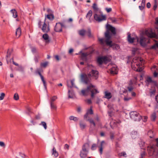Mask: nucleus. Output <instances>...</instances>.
<instances>
[{
  "label": "nucleus",
  "instance_id": "nucleus-44",
  "mask_svg": "<svg viewBox=\"0 0 158 158\" xmlns=\"http://www.w3.org/2000/svg\"><path fill=\"white\" fill-rule=\"evenodd\" d=\"M97 145L96 144L94 143L92 145L91 149L92 150H94L96 149Z\"/></svg>",
  "mask_w": 158,
  "mask_h": 158
},
{
  "label": "nucleus",
  "instance_id": "nucleus-40",
  "mask_svg": "<svg viewBox=\"0 0 158 158\" xmlns=\"http://www.w3.org/2000/svg\"><path fill=\"white\" fill-rule=\"evenodd\" d=\"M23 68L21 65H19L16 69L17 70L20 72H23Z\"/></svg>",
  "mask_w": 158,
  "mask_h": 158
},
{
  "label": "nucleus",
  "instance_id": "nucleus-32",
  "mask_svg": "<svg viewBox=\"0 0 158 158\" xmlns=\"http://www.w3.org/2000/svg\"><path fill=\"white\" fill-rule=\"evenodd\" d=\"M81 129H84L86 125L85 124L83 123L81 121L79 123Z\"/></svg>",
  "mask_w": 158,
  "mask_h": 158
},
{
  "label": "nucleus",
  "instance_id": "nucleus-24",
  "mask_svg": "<svg viewBox=\"0 0 158 158\" xmlns=\"http://www.w3.org/2000/svg\"><path fill=\"white\" fill-rule=\"evenodd\" d=\"M16 36H18V37H19L21 34V29L20 27L17 28L16 31Z\"/></svg>",
  "mask_w": 158,
  "mask_h": 158
},
{
  "label": "nucleus",
  "instance_id": "nucleus-51",
  "mask_svg": "<svg viewBox=\"0 0 158 158\" xmlns=\"http://www.w3.org/2000/svg\"><path fill=\"white\" fill-rule=\"evenodd\" d=\"M131 98L130 97H127L125 96L123 99L125 101H128L131 99Z\"/></svg>",
  "mask_w": 158,
  "mask_h": 158
},
{
  "label": "nucleus",
  "instance_id": "nucleus-31",
  "mask_svg": "<svg viewBox=\"0 0 158 158\" xmlns=\"http://www.w3.org/2000/svg\"><path fill=\"white\" fill-rule=\"evenodd\" d=\"M92 15V11L91 10H89L88 12L87 15L86 17L88 18L89 20L90 19V18Z\"/></svg>",
  "mask_w": 158,
  "mask_h": 158
},
{
  "label": "nucleus",
  "instance_id": "nucleus-17",
  "mask_svg": "<svg viewBox=\"0 0 158 158\" xmlns=\"http://www.w3.org/2000/svg\"><path fill=\"white\" fill-rule=\"evenodd\" d=\"M128 91H127V89H125V90L123 91V93L126 94L127 93V94H131V95L132 96L135 97L136 95V94L134 92H131V90L132 89H128Z\"/></svg>",
  "mask_w": 158,
  "mask_h": 158
},
{
  "label": "nucleus",
  "instance_id": "nucleus-12",
  "mask_svg": "<svg viewBox=\"0 0 158 158\" xmlns=\"http://www.w3.org/2000/svg\"><path fill=\"white\" fill-rule=\"evenodd\" d=\"M75 80L73 79L70 81H67V86L69 88H77V86L74 84Z\"/></svg>",
  "mask_w": 158,
  "mask_h": 158
},
{
  "label": "nucleus",
  "instance_id": "nucleus-7",
  "mask_svg": "<svg viewBox=\"0 0 158 158\" xmlns=\"http://www.w3.org/2000/svg\"><path fill=\"white\" fill-rule=\"evenodd\" d=\"M131 118L135 121H139L142 118V116L135 111H131L130 113Z\"/></svg>",
  "mask_w": 158,
  "mask_h": 158
},
{
  "label": "nucleus",
  "instance_id": "nucleus-56",
  "mask_svg": "<svg viewBox=\"0 0 158 158\" xmlns=\"http://www.w3.org/2000/svg\"><path fill=\"white\" fill-rule=\"evenodd\" d=\"M143 118H142L141 119H143V122H145L147 121V118H148V117L146 116H144L143 117Z\"/></svg>",
  "mask_w": 158,
  "mask_h": 158
},
{
  "label": "nucleus",
  "instance_id": "nucleus-49",
  "mask_svg": "<svg viewBox=\"0 0 158 158\" xmlns=\"http://www.w3.org/2000/svg\"><path fill=\"white\" fill-rule=\"evenodd\" d=\"M157 0H154V5L153 6V10H155L157 7Z\"/></svg>",
  "mask_w": 158,
  "mask_h": 158
},
{
  "label": "nucleus",
  "instance_id": "nucleus-63",
  "mask_svg": "<svg viewBox=\"0 0 158 158\" xmlns=\"http://www.w3.org/2000/svg\"><path fill=\"white\" fill-rule=\"evenodd\" d=\"M106 11H107V12H110L111 10H112V9L110 8H106Z\"/></svg>",
  "mask_w": 158,
  "mask_h": 158
},
{
  "label": "nucleus",
  "instance_id": "nucleus-19",
  "mask_svg": "<svg viewBox=\"0 0 158 158\" xmlns=\"http://www.w3.org/2000/svg\"><path fill=\"white\" fill-rule=\"evenodd\" d=\"M139 144L141 149H145V148L144 147V146L145 145V143L142 140V139H140Z\"/></svg>",
  "mask_w": 158,
  "mask_h": 158
},
{
  "label": "nucleus",
  "instance_id": "nucleus-39",
  "mask_svg": "<svg viewBox=\"0 0 158 158\" xmlns=\"http://www.w3.org/2000/svg\"><path fill=\"white\" fill-rule=\"evenodd\" d=\"M40 125H42L43 127H44V128L46 129L47 128V124L44 121H42L41 122V123L40 124Z\"/></svg>",
  "mask_w": 158,
  "mask_h": 158
},
{
  "label": "nucleus",
  "instance_id": "nucleus-27",
  "mask_svg": "<svg viewBox=\"0 0 158 158\" xmlns=\"http://www.w3.org/2000/svg\"><path fill=\"white\" fill-rule=\"evenodd\" d=\"M46 18L51 20H52L53 19L54 16L53 14H48L46 16L45 20L46 19Z\"/></svg>",
  "mask_w": 158,
  "mask_h": 158
},
{
  "label": "nucleus",
  "instance_id": "nucleus-42",
  "mask_svg": "<svg viewBox=\"0 0 158 158\" xmlns=\"http://www.w3.org/2000/svg\"><path fill=\"white\" fill-rule=\"evenodd\" d=\"M40 78H41L42 81V82L44 84V86L45 88L46 89L47 88V87L46 86V82L44 79V78L43 76H41L40 77Z\"/></svg>",
  "mask_w": 158,
  "mask_h": 158
},
{
  "label": "nucleus",
  "instance_id": "nucleus-48",
  "mask_svg": "<svg viewBox=\"0 0 158 158\" xmlns=\"http://www.w3.org/2000/svg\"><path fill=\"white\" fill-rule=\"evenodd\" d=\"M14 98L15 100H17L19 99V97L18 94L17 93H15V94Z\"/></svg>",
  "mask_w": 158,
  "mask_h": 158
},
{
  "label": "nucleus",
  "instance_id": "nucleus-60",
  "mask_svg": "<svg viewBox=\"0 0 158 158\" xmlns=\"http://www.w3.org/2000/svg\"><path fill=\"white\" fill-rule=\"evenodd\" d=\"M47 11L48 13L49 14H52V11L50 9H48L47 10Z\"/></svg>",
  "mask_w": 158,
  "mask_h": 158
},
{
  "label": "nucleus",
  "instance_id": "nucleus-43",
  "mask_svg": "<svg viewBox=\"0 0 158 158\" xmlns=\"http://www.w3.org/2000/svg\"><path fill=\"white\" fill-rule=\"evenodd\" d=\"M57 98V97L56 96H53L51 98V101L50 102H53L56 100Z\"/></svg>",
  "mask_w": 158,
  "mask_h": 158
},
{
  "label": "nucleus",
  "instance_id": "nucleus-64",
  "mask_svg": "<svg viewBox=\"0 0 158 158\" xmlns=\"http://www.w3.org/2000/svg\"><path fill=\"white\" fill-rule=\"evenodd\" d=\"M158 75V73L156 71L154 72L153 73V76L154 77H156Z\"/></svg>",
  "mask_w": 158,
  "mask_h": 158
},
{
  "label": "nucleus",
  "instance_id": "nucleus-47",
  "mask_svg": "<svg viewBox=\"0 0 158 158\" xmlns=\"http://www.w3.org/2000/svg\"><path fill=\"white\" fill-rule=\"evenodd\" d=\"M109 19L113 23H114L116 21V19L115 18L110 17Z\"/></svg>",
  "mask_w": 158,
  "mask_h": 158
},
{
  "label": "nucleus",
  "instance_id": "nucleus-53",
  "mask_svg": "<svg viewBox=\"0 0 158 158\" xmlns=\"http://www.w3.org/2000/svg\"><path fill=\"white\" fill-rule=\"evenodd\" d=\"M110 138L111 139H114V133L112 132H110Z\"/></svg>",
  "mask_w": 158,
  "mask_h": 158
},
{
  "label": "nucleus",
  "instance_id": "nucleus-5",
  "mask_svg": "<svg viewBox=\"0 0 158 158\" xmlns=\"http://www.w3.org/2000/svg\"><path fill=\"white\" fill-rule=\"evenodd\" d=\"M99 93V91L98 89H82L80 94L84 96L90 94L91 98H93L95 94Z\"/></svg>",
  "mask_w": 158,
  "mask_h": 158
},
{
  "label": "nucleus",
  "instance_id": "nucleus-50",
  "mask_svg": "<svg viewBox=\"0 0 158 158\" xmlns=\"http://www.w3.org/2000/svg\"><path fill=\"white\" fill-rule=\"evenodd\" d=\"M87 113H88V114H93V110L91 108L90 109L88 110H87Z\"/></svg>",
  "mask_w": 158,
  "mask_h": 158
},
{
  "label": "nucleus",
  "instance_id": "nucleus-23",
  "mask_svg": "<svg viewBox=\"0 0 158 158\" xmlns=\"http://www.w3.org/2000/svg\"><path fill=\"white\" fill-rule=\"evenodd\" d=\"M10 12L13 14V17L14 18H16L17 17V12L15 9H12Z\"/></svg>",
  "mask_w": 158,
  "mask_h": 158
},
{
  "label": "nucleus",
  "instance_id": "nucleus-20",
  "mask_svg": "<svg viewBox=\"0 0 158 158\" xmlns=\"http://www.w3.org/2000/svg\"><path fill=\"white\" fill-rule=\"evenodd\" d=\"M43 38L46 40V43H48L50 41V40L49 38V36L47 34H45L43 35Z\"/></svg>",
  "mask_w": 158,
  "mask_h": 158
},
{
  "label": "nucleus",
  "instance_id": "nucleus-45",
  "mask_svg": "<svg viewBox=\"0 0 158 158\" xmlns=\"http://www.w3.org/2000/svg\"><path fill=\"white\" fill-rule=\"evenodd\" d=\"M48 64L47 62L42 63L41 64V66L44 67H46Z\"/></svg>",
  "mask_w": 158,
  "mask_h": 158
},
{
  "label": "nucleus",
  "instance_id": "nucleus-28",
  "mask_svg": "<svg viewBox=\"0 0 158 158\" xmlns=\"http://www.w3.org/2000/svg\"><path fill=\"white\" fill-rule=\"evenodd\" d=\"M137 135L138 132L136 131H133L131 132V137L135 139Z\"/></svg>",
  "mask_w": 158,
  "mask_h": 158
},
{
  "label": "nucleus",
  "instance_id": "nucleus-15",
  "mask_svg": "<svg viewBox=\"0 0 158 158\" xmlns=\"http://www.w3.org/2000/svg\"><path fill=\"white\" fill-rule=\"evenodd\" d=\"M104 98H106L107 99H109L111 98L112 96L111 93L109 92L108 91H105L104 92Z\"/></svg>",
  "mask_w": 158,
  "mask_h": 158
},
{
  "label": "nucleus",
  "instance_id": "nucleus-29",
  "mask_svg": "<svg viewBox=\"0 0 158 158\" xmlns=\"http://www.w3.org/2000/svg\"><path fill=\"white\" fill-rule=\"evenodd\" d=\"M81 58L83 60H86L87 54L85 53H82L81 54Z\"/></svg>",
  "mask_w": 158,
  "mask_h": 158
},
{
  "label": "nucleus",
  "instance_id": "nucleus-4",
  "mask_svg": "<svg viewBox=\"0 0 158 158\" xmlns=\"http://www.w3.org/2000/svg\"><path fill=\"white\" fill-rule=\"evenodd\" d=\"M143 59L139 57H135L132 60L131 63V67H133V63H134V66L132 68L135 70L137 72H141L143 70V69L140 67V64L141 65Z\"/></svg>",
  "mask_w": 158,
  "mask_h": 158
},
{
  "label": "nucleus",
  "instance_id": "nucleus-35",
  "mask_svg": "<svg viewBox=\"0 0 158 158\" xmlns=\"http://www.w3.org/2000/svg\"><path fill=\"white\" fill-rule=\"evenodd\" d=\"M156 118V114L155 113H152L151 116V120L152 121H155Z\"/></svg>",
  "mask_w": 158,
  "mask_h": 158
},
{
  "label": "nucleus",
  "instance_id": "nucleus-11",
  "mask_svg": "<svg viewBox=\"0 0 158 158\" xmlns=\"http://www.w3.org/2000/svg\"><path fill=\"white\" fill-rule=\"evenodd\" d=\"M146 82L147 83H148V84L150 83L152 84L156 87H157V84L156 82L152 80L151 77H148L146 78Z\"/></svg>",
  "mask_w": 158,
  "mask_h": 158
},
{
  "label": "nucleus",
  "instance_id": "nucleus-16",
  "mask_svg": "<svg viewBox=\"0 0 158 158\" xmlns=\"http://www.w3.org/2000/svg\"><path fill=\"white\" fill-rule=\"evenodd\" d=\"M47 24L44 22L42 28V30L43 32L47 33L49 31V26H48L47 28Z\"/></svg>",
  "mask_w": 158,
  "mask_h": 158
},
{
  "label": "nucleus",
  "instance_id": "nucleus-37",
  "mask_svg": "<svg viewBox=\"0 0 158 158\" xmlns=\"http://www.w3.org/2000/svg\"><path fill=\"white\" fill-rule=\"evenodd\" d=\"M40 58V56L39 55H35V56L34 57V59L36 63L38 62V59Z\"/></svg>",
  "mask_w": 158,
  "mask_h": 158
},
{
  "label": "nucleus",
  "instance_id": "nucleus-54",
  "mask_svg": "<svg viewBox=\"0 0 158 158\" xmlns=\"http://www.w3.org/2000/svg\"><path fill=\"white\" fill-rule=\"evenodd\" d=\"M145 156V152H143L140 154V158H143Z\"/></svg>",
  "mask_w": 158,
  "mask_h": 158
},
{
  "label": "nucleus",
  "instance_id": "nucleus-57",
  "mask_svg": "<svg viewBox=\"0 0 158 158\" xmlns=\"http://www.w3.org/2000/svg\"><path fill=\"white\" fill-rule=\"evenodd\" d=\"M35 118L36 119H40V114H38L35 115Z\"/></svg>",
  "mask_w": 158,
  "mask_h": 158
},
{
  "label": "nucleus",
  "instance_id": "nucleus-30",
  "mask_svg": "<svg viewBox=\"0 0 158 158\" xmlns=\"http://www.w3.org/2000/svg\"><path fill=\"white\" fill-rule=\"evenodd\" d=\"M52 150V154L54 155L55 157H57L58 156V153L56 151V150L55 149V148L54 147L53 148Z\"/></svg>",
  "mask_w": 158,
  "mask_h": 158
},
{
  "label": "nucleus",
  "instance_id": "nucleus-52",
  "mask_svg": "<svg viewBox=\"0 0 158 158\" xmlns=\"http://www.w3.org/2000/svg\"><path fill=\"white\" fill-rule=\"evenodd\" d=\"M5 96V94L4 93H2L0 96V100H3L4 99Z\"/></svg>",
  "mask_w": 158,
  "mask_h": 158
},
{
  "label": "nucleus",
  "instance_id": "nucleus-61",
  "mask_svg": "<svg viewBox=\"0 0 158 158\" xmlns=\"http://www.w3.org/2000/svg\"><path fill=\"white\" fill-rule=\"evenodd\" d=\"M99 41L102 43L103 44L104 43V39L103 38H99Z\"/></svg>",
  "mask_w": 158,
  "mask_h": 158
},
{
  "label": "nucleus",
  "instance_id": "nucleus-26",
  "mask_svg": "<svg viewBox=\"0 0 158 158\" xmlns=\"http://www.w3.org/2000/svg\"><path fill=\"white\" fill-rule=\"evenodd\" d=\"M86 31L84 29H82L78 31V33L81 36H84L85 34Z\"/></svg>",
  "mask_w": 158,
  "mask_h": 158
},
{
  "label": "nucleus",
  "instance_id": "nucleus-55",
  "mask_svg": "<svg viewBox=\"0 0 158 158\" xmlns=\"http://www.w3.org/2000/svg\"><path fill=\"white\" fill-rule=\"evenodd\" d=\"M50 103L51 108L52 109H55L56 108V107L54 104L53 102H50Z\"/></svg>",
  "mask_w": 158,
  "mask_h": 158
},
{
  "label": "nucleus",
  "instance_id": "nucleus-6",
  "mask_svg": "<svg viewBox=\"0 0 158 158\" xmlns=\"http://www.w3.org/2000/svg\"><path fill=\"white\" fill-rule=\"evenodd\" d=\"M89 145L85 143L82 147V150L80 151V156L81 158H86L89 152Z\"/></svg>",
  "mask_w": 158,
  "mask_h": 158
},
{
  "label": "nucleus",
  "instance_id": "nucleus-2",
  "mask_svg": "<svg viewBox=\"0 0 158 158\" xmlns=\"http://www.w3.org/2000/svg\"><path fill=\"white\" fill-rule=\"evenodd\" d=\"M98 71L92 69L88 75L82 74L81 75V80L83 83L88 84L90 81V80L92 79H97L98 78Z\"/></svg>",
  "mask_w": 158,
  "mask_h": 158
},
{
  "label": "nucleus",
  "instance_id": "nucleus-59",
  "mask_svg": "<svg viewBox=\"0 0 158 158\" xmlns=\"http://www.w3.org/2000/svg\"><path fill=\"white\" fill-rule=\"evenodd\" d=\"M20 156L23 158H28V157L24 154H21Z\"/></svg>",
  "mask_w": 158,
  "mask_h": 158
},
{
  "label": "nucleus",
  "instance_id": "nucleus-18",
  "mask_svg": "<svg viewBox=\"0 0 158 158\" xmlns=\"http://www.w3.org/2000/svg\"><path fill=\"white\" fill-rule=\"evenodd\" d=\"M87 121H89V123L91 124L90 126L91 128L92 127H95L96 126V124L94 120L92 118H88L86 120Z\"/></svg>",
  "mask_w": 158,
  "mask_h": 158
},
{
  "label": "nucleus",
  "instance_id": "nucleus-8",
  "mask_svg": "<svg viewBox=\"0 0 158 158\" xmlns=\"http://www.w3.org/2000/svg\"><path fill=\"white\" fill-rule=\"evenodd\" d=\"M111 59L106 56L100 57L97 59V62L99 64H102V63L106 64Z\"/></svg>",
  "mask_w": 158,
  "mask_h": 158
},
{
  "label": "nucleus",
  "instance_id": "nucleus-62",
  "mask_svg": "<svg viewBox=\"0 0 158 158\" xmlns=\"http://www.w3.org/2000/svg\"><path fill=\"white\" fill-rule=\"evenodd\" d=\"M121 156H123L125 157H127V156H126L127 154H126V153L125 152H122L121 153Z\"/></svg>",
  "mask_w": 158,
  "mask_h": 158
},
{
  "label": "nucleus",
  "instance_id": "nucleus-21",
  "mask_svg": "<svg viewBox=\"0 0 158 158\" xmlns=\"http://www.w3.org/2000/svg\"><path fill=\"white\" fill-rule=\"evenodd\" d=\"M55 31L56 32H60L62 31V28H60V26L58 25V23H56L54 28Z\"/></svg>",
  "mask_w": 158,
  "mask_h": 158
},
{
  "label": "nucleus",
  "instance_id": "nucleus-22",
  "mask_svg": "<svg viewBox=\"0 0 158 158\" xmlns=\"http://www.w3.org/2000/svg\"><path fill=\"white\" fill-rule=\"evenodd\" d=\"M148 135L150 138H152L154 137L155 133L152 130H150L148 132Z\"/></svg>",
  "mask_w": 158,
  "mask_h": 158
},
{
  "label": "nucleus",
  "instance_id": "nucleus-3",
  "mask_svg": "<svg viewBox=\"0 0 158 158\" xmlns=\"http://www.w3.org/2000/svg\"><path fill=\"white\" fill-rule=\"evenodd\" d=\"M127 39L128 42L131 43H133L134 40H136L138 42H139L140 45L143 47L145 46L147 44L150 43L149 40L143 35H141L139 38L137 36L135 38H132L130 34L128 35Z\"/></svg>",
  "mask_w": 158,
  "mask_h": 158
},
{
  "label": "nucleus",
  "instance_id": "nucleus-25",
  "mask_svg": "<svg viewBox=\"0 0 158 158\" xmlns=\"http://www.w3.org/2000/svg\"><path fill=\"white\" fill-rule=\"evenodd\" d=\"M105 143V141H102L100 143V147L99 148V151L100 152V155L102 154V150H103V145L104 143Z\"/></svg>",
  "mask_w": 158,
  "mask_h": 158
},
{
  "label": "nucleus",
  "instance_id": "nucleus-58",
  "mask_svg": "<svg viewBox=\"0 0 158 158\" xmlns=\"http://www.w3.org/2000/svg\"><path fill=\"white\" fill-rule=\"evenodd\" d=\"M60 24V25L59 26H60V28H62V27H65V26L64 25L63 23H58V24Z\"/></svg>",
  "mask_w": 158,
  "mask_h": 158
},
{
  "label": "nucleus",
  "instance_id": "nucleus-46",
  "mask_svg": "<svg viewBox=\"0 0 158 158\" xmlns=\"http://www.w3.org/2000/svg\"><path fill=\"white\" fill-rule=\"evenodd\" d=\"M31 51L33 53H35L36 52V48L35 47H31Z\"/></svg>",
  "mask_w": 158,
  "mask_h": 158
},
{
  "label": "nucleus",
  "instance_id": "nucleus-33",
  "mask_svg": "<svg viewBox=\"0 0 158 158\" xmlns=\"http://www.w3.org/2000/svg\"><path fill=\"white\" fill-rule=\"evenodd\" d=\"M26 113L29 115L32 113V112L31 111V109L30 107H28L27 108V110L25 112Z\"/></svg>",
  "mask_w": 158,
  "mask_h": 158
},
{
  "label": "nucleus",
  "instance_id": "nucleus-9",
  "mask_svg": "<svg viewBox=\"0 0 158 158\" xmlns=\"http://www.w3.org/2000/svg\"><path fill=\"white\" fill-rule=\"evenodd\" d=\"M94 19L98 22H101L102 21L106 20V16L105 15H99L95 14L94 15Z\"/></svg>",
  "mask_w": 158,
  "mask_h": 158
},
{
  "label": "nucleus",
  "instance_id": "nucleus-10",
  "mask_svg": "<svg viewBox=\"0 0 158 158\" xmlns=\"http://www.w3.org/2000/svg\"><path fill=\"white\" fill-rule=\"evenodd\" d=\"M145 34L148 38H155L156 36V34L153 32L152 29H151L150 30H146L145 31Z\"/></svg>",
  "mask_w": 158,
  "mask_h": 158
},
{
  "label": "nucleus",
  "instance_id": "nucleus-1",
  "mask_svg": "<svg viewBox=\"0 0 158 158\" xmlns=\"http://www.w3.org/2000/svg\"><path fill=\"white\" fill-rule=\"evenodd\" d=\"M106 30L105 33V37L106 39L105 41L108 45L112 47L113 49L117 50L119 48V45L116 44H112V41L110 40L111 38V35H114L116 34L115 28L111 25L107 24L106 26Z\"/></svg>",
  "mask_w": 158,
  "mask_h": 158
},
{
  "label": "nucleus",
  "instance_id": "nucleus-13",
  "mask_svg": "<svg viewBox=\"0 0 158 158\" xmlns=\"http://www.w3.org/2000/svg\"><path fill=\"white\" fill-rule=\"evenodd\" d=\"M109 71L111 74H116L117 72L118 68L116 65H114L110 69Z\"/></svg>",
  "mask_w": 158,
  "mask_h": 158
},
{
  "label": "nucleus",
  "instance_id": "nucleus-41",
  "mask_svg": "<svg viewBox=\"0 0 158 158\" xmlns=\"http://www.w3.org/2000/svg\"><path fill=\"white\" fill-rule=\"evenodd\" d=\"M95 88V86L91 84H89V85L87 86V88L86 89H91V88H94V89H95L94 88Z\"/></svg>",
  "mask_w": 158,
  "mask_h": 158
},
{
  "label": "nucleus",
  "instance_id": "nucleus-14",
  "mask_svg": "<svg viewBox=\"0 0 158 158\" xmlns=\"http://www.w3.org/2000/svg\"><path fill=\"white\" fill-rule=\"evenodd\" d=\"M75 97V94L73 89H69L68 92V98H73Z\"/></svg>",
  "mask_w": 158,
  "mask_h": 158
},
{
  "label": "nucleus",
  "instance_id": "nucleus-36",
  "mask_svg": "<svg viewBox=\"0 0 158 158\" xmlns=\"http://www.w3.org/2000/svg\"><path fill=\"white\" fill-rule=\"evenodd\" d=\"M156 92V89H153L152 91L150 92V97H152L154 96Z\"/></svg>",
  "mask_w": 158,
  "mask_h": 158
},
{
  "label": "nucleus",
  "instance_id": "nucleus-38",
  "mask_svg": "<svg viewBox=\"0 0 158 158\" xmlns=\"http://www.w3.org/2000/svg\"><path fill=\"white\" fill-rule=\"evenodd\" d=\"M93 8L94 10L95 11H98V8L97 7L96 4L94 3L93 6Z\"/></svg>",
  "mask_w": 158,
  "mask_h": 158
},
{
  "label": "nucleus",
  "instance_id": "nucleus-34",
  "mask_svg": "<svg viewBox=\"0 0 158 158\" xmlns=\"http://www.w3.org/2000/svg\"><path fill=\"white\" fill-rule=\"evenodd\" d=\"M69 119L71 120H73L76 122L77 121L78 119L76 117H75L73 116H71L69 117Z\"/></svg>",
  "mask_w": 158,
  "mask_h": 158
}]
</instances>
